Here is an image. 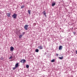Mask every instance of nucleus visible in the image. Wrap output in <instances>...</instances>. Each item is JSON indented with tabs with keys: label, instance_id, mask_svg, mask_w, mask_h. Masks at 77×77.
<instances>
[{
	"label": "nucleus",
	"instance_id": "nucleus-13",
	"mask_svg": "<svg viewBox=\"0 0 77 77\" xmlns=\"http://www.w3.org/2000/svg\"><path fill=\"white\" fill-rule=\"evenodd\" d=\"M35 52H37V53H38V52L39 51V50H38V49H36L35 50Z\"/></svg>",
	"mask_w": 77,
	"mask_h": 77
},
{
	"label": "nucleus",
	"instance_id": "nucleus-21",
	"mask_svg": "<svg viewBox=\"0 0 77 77\" xmlns=\"http://www.w3.org/2000/svg\"><path fill=\"white\" fill-rule=\"evenodd\" d=\"M56 54L57 56H58L59 54Z\"/></svg>",
	"mask_w": 77,
	"mask_h": 77
},
{
	"label": "nucleus",
	"instance_id": "nucleus-1",
	"mask_svg": "<svg viewBox=\"0 0 77 77\" xmlns=\"http://www.w3.org/2000/svg\"><path fill=\"white\" fill-rule=\"evenodd\" d=\"M17 15L16 14H14L13 15H12L13 18H15V19H16L17 18Z\"/></svg>",
	"mask_w": 77,
	"mask_h": 77
},
{
	"label": "nucleus",
	"instance_id": "nucleus-18",
	"mask_svg": "<svg viewBox=\"0 0 77 77\" xmlns=\"http://www.w3.org/2000/svg\"><path fill=\"white\" fill-rule=\"evenodd\" d=\"M12 57L11 56L9 58V59H11L12 58Z\"/></svg>",
	"mask_w": 77,
	"mask_h": 77
},
{
	"label": "nucleus",
	"instance_id": "nucleus-5",
	"mask_svg": "<svg viewBox=\"0 0 77 77\" xmlns=\"http://www.w3.org/2000/svg\"><path fill=\"white\" fill-rule=\"evenodd\" d=\"M63 48V46H62L60 45L59 46V49L60 50L62 49V48Z\"/></svg>",
	"mask_w": 77,
	"mask_h": 77
},
{
	"label": "nucleus",
	"instance_id": "nucleus-9",
	"mask_svg": "<svg viewBox=\"0 0 77 77\" xmlns=\"http://www.w3.org/2000/svg\"><path fill=\"white\" fill-rule=\"evenodd\" d=\"M23 35H20L19 36V38L20 39H21V38H22V36H23Z\"/></svg>",
	"mask_w": 77,
	"mask_h": 77
},
{
	"label": "nucleus",
	"instance_id": "nucleus-3",
	"mask_svg": "<svg viewBox=\"0 0 77 77\" xmlns=\"http://www.w3.org/2000/svg\"><path fill=\"white\" fill-rule=\"evenodd\" d=\"M26 62V60H21L20 61V62L22 63H24Z\"/></svg>",
	"mask_w": 77,
	"mask_h": 77
},
{
	"label": "nucleus",
	"instance_id": "nucleus-2",
	"mask_svg": "<svg viewBox=\"0 0 77 77\" xmlns=\"http://www.w3.org/2000/svg\"><path fill=\"white\" fill-rule=\"evenodd\" d=\"M29 26L27 25H25L24 26V28L25 30H27V29H28V27Z\"/></svg>",
	"mask_w": 77,
	"mask_h": 77
},
{
	"label": "nucleus",
	"instance_id": "nucleus-17",
	"mask_svg": "<svg viewBox=\"0 0 77 77\" xmlns=\"http://www.w3.org/2000/svg\"><path fill=\"white\" fill-rule=\"evenodd\" d=\"M54 60H54L53 59L51 60V62H54Z\"/></svg>",
	"mask_w": 77,
	"mask_h": 77
},
{
	"label": "nucleus",
	"instance_id": "nucleus-23",
	"mask_svg": "<svg viewBox=\"0 0 77 77\" xmlns=\"http://www.w3.org/2000/svg\"><path fill=\"white\" fill-rule=\"evenodd\" d=\"M23 34H24V33H25L24 32H23Z\"/></svg>",
	"mask_w": 77,
	"mask_h": 77
},
{
	"label": "nucleus",
	"instance_id": "nucleus-16",
	"mask_svg": "<svg viewBox=\"0 0 77 77\" xmlns=\"http://www.w3.org/2000/svg\"><path fill=\"white\" fill-rule=\"evenodd\" d=\"M23 8H24V5H22L21 7V8L22 9Z\"/></svg>",
	"mask_w": 77,
	"mask_h": 77
},
{
	"label": "nucleus",
	"instance_id": "nucleus-22",
	"mask_svg": "<svg viewBox=\"0 0 77 77\" xmlns=\"http://www.w3.org/2000/svg\"><path fill=\"white\" fill-rule=\"evenodd\" d=\"M76 54H77V50H76Z\"/></svg>",
	"mask_w": 77,
	"mask_h": 77
},
{
	"label": "nucleus",
	"instance_id": "nucleus-20",
	"mask_svg": "<svg viewBox=\"0 0 77 77\" xmlns=\"http://www.w3.org/2000/svg\"><path fill=\"white\" fill-rule=\"evenodd\" d=\"M73 33L74 35H75V32H73Z\"/></svg>",
	"mask_w": 77,
	"mask_h": 77
},
{
	"label": "nucleus",
	"instance_id": "nucleus-4",
	"mask_svg": "<svg viewBox=\"0 0 77 77\" xmlns=\"http://www.w3.org/2000/svg\"><path fill=\"white\" fill-rule=\"evenodd\" d=\"M6 15L7 17H11V13H6Z\"/></svg>",
	"mask_w": 77,
	"mask_h": 77
},
{
	"label": "nucleus",
	"instance_id": "nucleus-15",
	"mask_svg": "<svg viewBox=\"0 0 77 77\" xmlns=\"http://www.w3.org/2000/svg\"><path fill=\"white\" fill-rule=\"evenodd\" d=\"M28 12L29 14L30 15V11L29 10L28 11Z\"/></svg>",
	"mask_w": 77,
	"mask_h": 77
},
{
	"label": "nucleus",
	"instance_id": "nucleus-11",
	"mask_svg": "<svg viewBox=\"0 0 77 77\" xmlns=\"http://www.w3.org/2000/svg\"><path fill=\"white\" fill-rule=\"evenodd\" d=\"M56 5V3H53L52 4V6H54V5Z\"/></svg>",
	"mask_w": 77,
	"mask_h": 77
},
{
	"label": "nucleus",
	"instance_id": "nucleus-8",
	"mask_svg": "<svg viewBox=\"0 0 77 77\" xmlns=\"http://www.w3.org/2000/svg\"><path fill=\"white\" fill-rule=\"evenodd\" d=\"M43 14L45 15V17H46V12H45V11H44L43 12Z\"/></svg>",
	"mask_w": 77,
	"mask_h": 77
},
{
	"label": "nucleus",
	"instance_id": "nucleus-10",
	"mask_svg": "<svg viewBox=\"0 0 77 77\" xmlns=\"http://www.w3.org/2000/svg\"><path fill=\"white\" fill-rule=\"evenodd\" d=\"M58 58L60 59L61 60H62V59H63V57L62 56L61 57H59Z\"/></svg>",
	"mask_w": 77,
	"mask_h": 77
},
{
	"label": "nucleus",
	"instance_id": "nucleus-19",
	"mask_svg": "<svg viewBox=\"0 0 77 77\" xmlns=\"http://www.w3.org/2000/svg\"><path fill=\"white\" fill-rule=\"evenodd\" d=\"M13 69H14V70L15 69H16V67H14Z\"/></svg>",
	"mask_w": 77,
	"mask_h": 77
},
{
	"label": "nucleus",
	"instance_id": "nucleus-12",
	"mask_svg": "<svg viewBox=\"0 0 77 77\" xmlns=\"http://www.w3.org/2000/svg\"><path fill=\"white\" fill-rule=\"evenodd\" d=\"M18 63H17L15 65V67H18Z\"/></svg>",
	"mask_w": 77,
	"mask_h": 77
},
{
	"label": "nucleus",
	"instance_id": "nucleus-7",
	"mask_svg": "<svg viewBox=\"0 0 77 77\" xmlns=\"http://www.w3.org/2000/svg\"><path fill=\"white\" fill-rule=\"evenodd\" d=\"M11 50V51H14V48L13 47H11L10 48Z\"/></svg>",
	"mask_w": 77,
	"mask_h": 77
},
{
	"label": "nucleus",
	"instance_id": "nucleus-6",
	"mask_svg": "<svg viewBox=\"0 0 77 77\" xmlns=\"http://www.w3.org/2000/svg\"><path fill=\"white\" fill-rule=\"evenodd\" d=\"M38 48L39 49H40V50H42V49H43V47H42V46H38Z\"/></svg>",
	"mask_w": 77,
	"mask_h": 77
},
{
	"label": "nucleus",
	"instance_id": "nucleus-14",
	"mask_svg": "<svg viewBox=\"0 0 77 77\" xmlns=\"http://www.w3.org/2000/svg\"><path fill=\"white\" fill-rule=\"evenodd\" d=\"M26 67L27 68H29V66L28 65H26Z\"/></svg>",
	"mask_w": 77,
	"mask_h": 77
}]
</instances>
